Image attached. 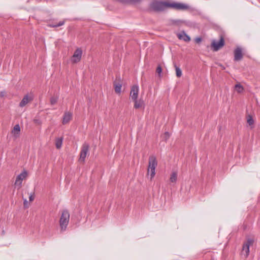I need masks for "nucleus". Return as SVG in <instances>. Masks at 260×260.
<instances>
[{
  "mask_svg": "<svg viewBox=\"0 0 260 260\" xmlns=\"http://www.w3.org/2000/svg\"><path fill=\"white\" fill-rule=\"evenodd\" d=\"M202 41V38L200 37L196 38L195 39V42L197 43H200Z\"/></svg>",
  "mask_w": 260,
  "mask_h": 260,
  "instance_id": "c85d7f7f",
  "label": "nucleus"
},
{
  "mask_svg": "<svg viewBox=\"0 0 260 260\" xmlns=\"http://www.w3.org/2000/svg\"><path fill=\"white\" fill-rule=\"evenodd\" d=\"M34 121L36 124L38 125H41L42 123L41 121L39 119L35 118L34 119Z\"/></svg>",
  "mask_w": 260,
  "mask_h": 260,
  "instance_id": "bb28decb",
  "label": "nucleus"
},
{
  "mask_svg": "<svg viewBox=\"0 0 260 260\" xmlns=\"http://www.w3.org/2000/svg\"><path fill=\"white\" fill-rule=\"evenodd\" d=\"M24 207L26 208L27 206V201L26 200V199H24Z\"/></svg>",
  "mask_w": 260,
  "mask_h": 260,
  "instance_id": "2f4dec72",
  "label": "nucleus"
},
{
  "mask_svg": "<svg viewBox=\"0 0 260 260\" xmlns=\"http://www.w3.org/2000/svg\"><path fill=\"white\" fill-rule=\"evenodd\" d=\"M29 201L32 202L34 200V197L32 194H31L29 197Z\"/></svg>",
  "mask_w": 260,
  "mask_h": 260,
  "instance_id": "c756f323",
  "label": "nucleus"
},
{
  "mask_svg": "<svg viewBox=\"0 0 260 260\" xmlns=\"http://www.w3.org/2000/svg\"><path fill=\"white\" fill-rule=\"evenodd\" d=\"M72 117V114L71 112H66L64 114L62 119V124H66L68 123L70 120L71 119Z\"/></svg>",
  "mask_w": 260,
  "mask_h": 260,
  "instance_id": "ddd939ff",
  "label": "nucleus"
},
{
  "mask_svg": "<svg viewBox=\"0 0 260 260\" xmlns=\"http://www.w3.org/2000/svg\"><path fill=\"white\" fill-rule=\"evenodd\" d=\"M82 51L80 48H77L74 52L71 61L73 63H77L79 62L82 57Z\"/></svg>",
  "mask_w": 260,
  "mask_h": 260,
  "instance_id": "0eeeda50",
  "label": "nucleus"
},
{
  "mask_svg": "<svg viewBox=\"0 0 260 260\" xmlns=\"http://www.w3.org/2000/svg\"><path fill=\"white\" fill-rule=\"evenodd\" d=\"M115 91L117 93H120L122 84L120 83H116L115 82L114 83Z\"/></svg>",
  "mask_w": 260,
  "mask_h": 260,
  "instance_id": "a211bd4d",
  "label": "nucleus"
},
{
  "mask_svg": "<svg viewBox=\"0 0 260 260\" xmlns=\"http://www.w3.org/2000/svg\"><path fill=\"white\" fill-rule=\"evenodd\" d=\"M58 98L57 97H52L50 99V103L52 105L55 104L57 102Z\"/></svg>",
  "mask_w": 260,
  "mask_h": 260,
  "instance_id": "393cba45",
  "label": "nucleus"
},
{
  "mask_svg": "<svg viewBox=\"0 0 260 260\" xmlns=\"http://www.w3.org/2000/svg\"><path fill=\"white\" fill-rule=\"evenodd\" d=\"M157 165V162L155 156L151 155L149 158V165L147 170V174H150V178L152 179L155 174V168Z\"/></svg>",
  "mask_w": 260,
  "mask_h": 260,
  "instance_id": "f03ea898",
  "label": "nucleus"
},
{
  "mask_svg": "<svg viewBox=\"0 0 260 260\" xmlns=\"http://www.w3.org/2000/svg\"><path fill=\"white\" fill-rule=\"evenodd\" d=\"M178 38L180 40H183L185 42H188L190 41V37L187 35L184 31L177 35Z\"/></svg>",
  "mask_w": 260,
  "mask_h": 260,
  "instance_id": "f8f14e48",
  "label": "nucleus"
},
{
  "mask_svg": "<svg viewBox=\"0 0 260 260\" xmlns=\"http://www.w3.org/2000/svg\"><path fill=\"white\" fill-rule=\"evenodd\" d=\"M30 101H31V99H29L28 95H25L19 103V106L21 107H24Z\"/></svg>",
  "mask_w": 260,
  "mask_h": 260,
  "instance_id": "4468645a",
  "label": "nucleus"
},
{
  "mask_svg": "<svg viewBox=\"0 0 260 260\" xmlns=\"http://www.w3.org/2000/svg\"><path fill=\"white\" fill-rule=\"evenodd\" d=\"M174 66L175 69L176 76L178 78L180 77L182 75L181 70L176 63L174 64Z\"/></svg>",
  "mask_w": 260,
  "mask_h": 260,
  "instance_id": "6ab92c4d",
  "label": "nucleus"
},
{
  "mask_svg": "<svg viewBox=\"0 0 260 260\" xmlns=\"http://www.w3.org/2000/svg\"><path fill=\"white\" fill-rule=\"evenodd\" d=\"M169 8L178 10H185L188 9L189 7L186 4L181 3H169Z\"/></svg>",
  "mask_w": 260,
  "mask_h": 260,
  "instance_id": "39448f33",
  "label": "nucleus"
},
{
  "mask_svg": "<svg viewBox=\"0 0 260 260\" xmlns=\"http://www.w3.org/2000/svg\"><path fill=\"white\" fill-rule=\"evenodd\" d=\"M133 101L135 103L134 107L135 109H139L142 107L144 104V101L141 99L138 100L137 99L136 100H133Z\"/></svg>",
  "mask_w": 260,
  "mask_h": 260,
  "instance_id": "2eb2a0df",
  "label": "nucleus"
},
{
  "mask_svg": "<svg viewBox=\"0 0 260 260\" xmlns=\"http://www.w3.org/2000/svg\"><path fill=\"white\" fill-rule=\"evenodd\" d=\"M118 1L123 3H136L140 1V0H118Z\"/></svg>",
  "mask_w": 260,
  "mask_h": 260,
  "instance_id": "412c9836",
  "label": "nucleus"
},
{
  "mask_svg": "<svg viewBox=\"0 0 260 260\" xmlns=\"http://www.w3.org/2000/svg\"><path fill=\"white\" fill-rule=\"evenodd\" d=\"M224 45V40L222 37H220L219 42L213 40L211 44V47L214 51H217Z\"/></svg>",
  "mask_w": 260,
  "mask_h": 260,
  "instance_id": "423d86ee",
  "label": "nucleus"
},
{
  "mask_svg": "<svg viewBox=\"0 0 260 260\" xmlns=\"http://www.w3.org/2000/svg\"><path fill=\"white\" fill-rule=\"evenodd\" d=\"M170 137V134L169 132H167L164 133L162 136V140L167 141Z\"/></svg>",
  "mask_w": 260,
  "mask_h": 260,
  "instance_id": "5701e85b",
  "label": "nucleus"
},
{
  "mask_svg": "<svg viewBox=\"0 0 260 260\" xmlns=\"http://www.w3.org/2000/svg\"><path fill=\"white\" fill-rule=\"evenodd\" d=\"M156 71L158 74L160 75V74L162 72V69L160 66H159L157 67Z\"/></svg>",
  "mask_w": 260,
  "mask_h": 260,
  "instance_id": "cd10ccee",
  "label": "nucleus"
},
{
  "mask_svg": "<svg viewBox=\"0 0 260 260\" xmlns=\"http://www.w3.org/2000/svg\"><path fill=\"white\" fill-rule=\"evenodd\" d=\"M6 94V92L5 91H2L0 92V96L3 97Z\"/></svg>",
  "mask_w": 260,
  "mask_h": 260,
  "instance_id": "7c9ffc66",
  "label": "nucleus"
},
{
  "mask_svg": "<svg viewBox=\"0 0 260 260\" xmlns=\"http://www.w3.org/2000/svg\"><path fill=\"white\" fill-rule=\"evenodd\" d=\"M243 57L242 50L240 48H237L234 51V60L235 61H239Z\"/></svg>",
  "mask_w": 260,
  "mask_h": 260,
  "instance_id": "9b49d317",
  "label": "nucleus"
},
{
  "mask_svg": "<svg viewBox=\"0 0 260 260\" xmlns=\"http://www.w3.org/2000/svg\"><path fill=\"white\" fill-rule=\"evenodd\" d=\"M89 149V145L86 143H84L81 147V150L80 154L79 161L84 162L87 154L88 153Z\"/></svg>",
  "mask_w": 260,
  "mask_h": 260,
  "instance_id": "20e7f679",
  "label": "nucleus"
},
{
  "mask_svg": "<svg viewBox=\"0 0 260 260\" xmlns=\"http://www.w3.org/2000/svg\"><path fill=\"white\" fill-rule=\"evenodd\" d=\"M177 180V173L173 172L172 173L170 178V181L172 183H175Z\"/></svg>",
  "mask_w": 260,
  "mask_h": 260,
  "instance_id": "dca6fc26",
  "label": "nucleus"
},
{
  "mask_svg": "<svg viewBox=\"0 0 260 260\" xmlns=\"http://www.w3.org/2000/svg\"><path fill=\"white\" fill-rule=\"evenodd\" d=\"M139 91V88L138 85H134L132 87L130 92V97L133 101L136 100L138 99Z\"/></svg>",
  "mask_w": 260,
  "mask_h": 260,
  "instance_id": "1a4fd4ad",
  "label": "nucleus"
},
{
  "mask_svg": "<svg viewBox=\"0 0 260 260\" xmlns=\"http://www.w3.org/2000/svg\"><path fill=\"white\" fill-rule=\"evenodd\" d=\"M70 213L68 210L64 209L62 211L60 219L59 225L61 231H64L68 225L70 219Z\"/></svg>",
  "mask_w": 260,
  "mask_h": 260,
  "instance_id": "f257e3e1",
  "label": "nucleus"
},
{
  "mask_svg": "<svg viewBox=\"0 0 260 260\" xmlns=\"http://www.w3.org/2000/svg\"><path fill=\"white\" fill-rule=\"evenodd\" d=\"M27 174V172L26 171H24L18 175L16 177L15 185L20 187L22 184V182L26 177Z\"/></svg>",
  "mask_w": 260,
  "mask_h": 260,
  "instance_id": "6e6552de",
  "label": "nucleus"
},
{
  "mask_svg": "<svg viewBox=\"0 0 260 260\" xmlns=\"http://www.w3.org/2000/svg\"><path fill=\"white\" fill-rule=\"evenodd\" d=\"M63 138H57L55 140V146L57 149H60L61 147L62 144Z\"/></svg>",
  "mask_w": 260,
  "mask_h": 260,
  "instance_id": "f3484780",
  "label": "nucleus"
},
{
  "mask_svg": "<svg viewBox=\"0 0 260 260\" xmlns=\"http://www.w3.org/2000/svg\"><path fill=\"white\" fill-rule=\"evenodd\" d=\"M64 21H61L59 22L58 23L53 25L52 26L53 27H59V26L63 25L64 24Z\"/></svg>",
  "mask_w": 260,
  "mask_h": 260,
  "instance_id": "a878e982",
  "label": "nucleus"
},
{
  "mask_svg": "<svg viewBox=\"0 0 260 260\" xmlns=\"http://www.w3.org/2000/svg\"><path fill=\"white\" fill-rule=\"evenodd\" d=\"M253 243V240L252 239H248L246 242L243 245V251L245 252V257H247L249 254V247Z\"/></svg>",
  "mask_w": 260,
  "mask_h": 260,
  "instance_id": "9d476101",
  "label": "nucleus"
},
{
  "mask_svg": "<svg viewBox=\"0 0 260 260\" xmlns=\"http://www.w3.org/2000/svg\"><path fill=\"white\" fill-rule=\"evenodd\" d=\"M151 8L156 11H161L169 8V3L163 2H154L150 5Z\"/></svg>",
  "mask_w": 260,
  "mask_h": 260,
  "instance_id": "7ed1b4c3",
  "label": "nucleus"
},
{
  "mask_svg": "<svg viewBox=\"0 0 260 260\" xmlns=\"http://www.w3.org/2000/svg\"><path fill=\"white\" fill-rule=\"evenodd\" d=\"M235 89L237 91V92L240 93L243 91V87L240 84H237L235 85Z\"/></svg>",
  "mask_w": 260,
  "mask_h": 260,
  "instance_id": "4be33fe9",
  "label": "nucleus"
},
{
  "mask_svg": "<svg viewBox=\"0 0 260 260\" xmlns=\"http://www.w3.org/2000/svg\"><path fill=\"white\" fill-rule=\"evenodd\" d=\"M247 123L249 124V125H252L254 123V120L252 117V116L249 115L247 118Z\"/></svg>",
  "mask_w": 260,
  "mask_h": 260,
  "instance_id": "b1692460",
  "label": "nucleus"
},
{
  "mask_svg": "<svg viewBox=\"0 0 260 260\" xmlns=\"http://www.w3.org/2000/svg\"><path fill=\"white\" fill-rule=\"evenodd\" d=\"M20 132V127L19 124H16L14 126L13 129L12 130V133H14V134H15V133H16L17 134H18L19 132Z\"/></svg>",
  "mask_w": 260,
  "mask_h": 260,
  "instance_id": "aec40b11",
  "label": "nucleus"
}]
</instances>
